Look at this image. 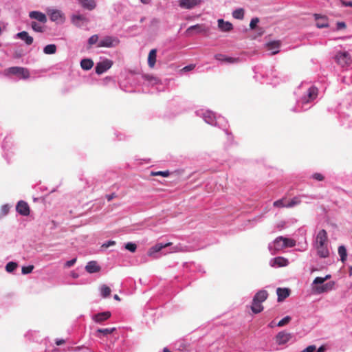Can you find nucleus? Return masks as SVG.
<instances>
[{
	"label": "nucleus",
	"instance_id": "nucleus-1",
	"mask_svg": "<svg viewBox=\"0 0 352 352\" xmlns=\"http://www.w3.org/2000/svg\"><path fill=\"white\" fill-rule=\"evenodd\" d=\"M183 247L180 244L173 246L172 243H157L152 246L148 252V254L153 258H157V253L161 252L162 254L168 253L178 252L183 251Z\"/></svg>",
	"mask_w": 352,
	"mask_h": 352
},
{
	"label": "nucleus",
	"instance_id": "nucleus-2",
	"mask_svg": "<svg viewBox=\"0 0 352 352\" xmlns=\"http://www.w3.org/2000/svg\"><path fill=\"white\" fill-rule=\"evenodd\" d=\"M330 278V274H327L324 277L318 276L315 278L312 283V289L314 292V293L317 294H321L331 291L335 285V282L329 281L326 283H324Z\"/></svg>",
	"mask_w": 352,
	"mask_h": 352
},
{
	"label": "nucleus",
	"instance_id": "nucleus-3",
	"mask_svg": "<svg viewBox=\"0 0 352 352\" xmlns=\"http://www.w3.org/2000/svg\"><path fill=\"white\" fill-rule=\"evenodd\" d=\"M223 226L228 227V230L224 231L225 233L234 234L240 231L245 230L252 228L254 225L250 224L251 221H223Z\"/></svg>",
	"mask_w": 352,
	"mask_h": 352
},
{
	"label": "nucleus",
	"instance_id": "nucleus-4",
	"mask_svg": "<svg viewBox=\"0 0 352 352\" xmlns=\"http://www.w3.org/2000/svg\"><path fill=\"white\" fill-rule=\"evenodd\" d=\"M336 62L342 67H346L352 63L351 56L347 52H338L335 56Z\"/></svg>",
	"mask_w": 352,
	"mask_h": 352
},
{
	"label": "nucleus",
	"instance_id": "nucleus-5",
	"mask_svg": "<svg viewBox=\"0 0 352 352\" xmlns=\"http://www.w3.org/2000/svg\"><path fill=\"white\" fill-rule=\"evenodd\" d=\"M12 75L20 76L23 79H28L30 77V72L28 69L21 67H11L8 69Z\"/></svg>",
	"mask_w": 352,
	"mask_h": 352
},
{
	"label": "nucleus",
	"instance_id": "nucleus-6",
	"mask_svg": "<svg viewBox=\"0 0 352 352\" xmlns=\"http://www.w3.org/2000/svg\"><path fill=\"white\" fill-rule=\"evenodd\" d=\"M119 43L118 38L112 37V36H105L100 41L97 47H111L116 46Z\"/></svg>",
	"mask_w": 352,
	"mask_h": 352
},
{
	"label": "nucleus",
	"instance_id": "nucleus-7",
	"mask_svg": "<svg viewBox=\"0 0 352 352\" xmlns=\"http://www.w3.org/2000/svg\"><path fill=\"white\" fill-rule=\"evenodd\" d=\"M113 62L109 59H105L98 62L96 66V73L100 75L111 67Z\"/></svg>",
	"mask_w": 352,
	"mask_h": 352
},
{
	"label": "nucleus",
	"instance_id": "nucleus-8",
	"mask_svg": "<svg viewBox=\"0 0 352 352\" xmlns=\"http://www.w3.org/2000/svg\"><path fill=\"white\" fill-rule=\"evenodd\" d=\"M328 245V236L325 230H320L316 234L314 245Z\"/></svg>",
	"mask_w": 352,
	"mask_h": 352
},
{
	"label": "nucleus",
	"instance_id": "nucleus-9",
	"mask_svg": "<svg viewBox=\"0 0 352 352\" xmlns=\"http://www.w3.org/2000/svg\"><path fill=\"white\" fill-rule=\"evenodd\" d=\"M16 212L22 216H28L30 212V208L28 204L23 200L19 201L16 206Z\"/></svg>",
	"mask_w": 352,
	"mask_h": 352
},
{
	"label": "nucleus",
	"instance_id": "nucleus-10",
	"mask_svg": "<svg viewBox=\"0 0 352 352\" xmlns=\"http://www.w3.org/2000/svg\"><path fill=\"white\" fill-rule=\"evenodd\" d=\"M283 248H285L283 236L277 237L272 243L269 245V249L272 254H276L275 251H279Z\"/></svg>",
	"mask_w": 352,
	"mask_h": 352
},
{
	"label": "nucleus",
	"instance_id": "nucleus-11",
	"mask_svg": "<svg viewBox=\"0 0 352 352\" xmlns=\"http://www.w3.org/2000/svg\"><path fill=\"white\" fill-rule=\"evenodd\" d=\"M289 261L287 258L282 256H277L270 259V265L272 267H280L287 266Z\"/></svg>",
	"mask_w": 352,
	"mask_h": 352
},
{
	"label": "nucleus",
	"instance_id": "nucleus-12",
	"mask_svg": "<svg viewBox=\"0 0 352 352\" xmlns=\"http://www.w3.org/2000/svg\"><path fill=\"white\" fill-rule=\"evenodd\" d=\"M111 316L109 311L100 312L91 316V319L96 323H102L107 320Z\"/></svg>",
	"mask_w": 352,
	"mask_h": 352
},
{
	"label": "nucleus",
	"instance_id": "nucleus-13",
	"mask_svg": "<svg viewBox=\"0 0 352 352\" xmlns=\"http://www.w3.org/2000/svg\"><path fill=\"white\" fill-rule=\"evenodd\" d=\"M214 58L217 60H219L222 63H228V64H234V63H236L239 61V58H233V57L227 56L223 54H215Z\"/></svg>",
	"mask_w": 352,
	"mask_h": 352
},
{
	"label": "nucleus",
	"instance_id": "nucleus-14",
	"mask_svg": "<svg viewBox=\"0 0 352 352\" xmlns=\"http://www.w3.org/2000/svg\"><path fill=\"white\" fill-rule=\"evenodd\" d=\"M200 3L201 0H179V6L185 9H192Z\"/></svg>",
	"mask_w": 352,
	"mask_h": 352
},
{
	"label": "nucleus",
	"instance_id": "nucleus-15",
	"mask_svg": "<svg viewBox=\"0 0 352 352\" xmlns=\"http://www.w3.org/2000/svg\"><path fill=\"white\" fill-rule=\"evenodd\" d=\"M47 14L52 21L63 22L64 21L63 14L58 10H49Z\"/></svg>",
	"mask_w": 352,
	"mask_h": 352
},
{
	"label": "nucleus",
	"instance_id": "nucleus-16",
	"mask_svg": "<svg viewBox=\"0 0 352 352\" xmlns=\"http://www.w3.org/2000/svg\"><path fill=\"white\" fill-rule=\"evenodd\" d=\"M101 270L100 266L95 261H89L85 265V270L89 274H94L100 272Z\"/></svg>",
	"mask_w": 352,
	"mask_h": 352
},
{
	"label": "nucleus",
	"instance_id": "nucleus-17",
	"mask_svg": "<svg viewBox=\"0 0 352 352\" xmlns=\"http://www.w3.org/2000/svg\"><path fill=\"white\" fill-rule=\"evenodd\" d=\"M318 89L316 87H311L308 89L307 97H305L304 98H302V102L304 103H307L309 102L310 101L314 100L318 96Z\"/></svg>",
	"mask_w": 352,
	"mask_h": 352
},
{
	"label": "nucleus",
	"instance_id": "nucleus-18",
	"mask_svg": "<svg viewBox=\"0 0 352 352\" xmlns=\"http://www.w3.org/2000/svg\"><path fill=\"white\" fill-rule=\"evenodd\" d=\"M291 338L292 335L290 333H286L285 331H280L276 335V341L280 345L284 344L287 343Z\"/></svg>",
	"mask_w": 352,
	"mask_h": 352
},
{
	"label": "nucleus",
	"instance_id": "nucleus-19",
	"mask_svg": "<svg viewBox=\"0 0 352 352\" xmlns=\"http://www.w3.org/2000/svg\"><path fill=\"white\" fill-rule=\"evenodd\" d=\"M314 247L316 249L317 255L320 258H325L329 257L330 253L328 248V245H322V246L314 245Z\"/></svg>",
	"mask_w": 352,
	"mask_h": 352
},
{
	"label": "nucleus",
	"instance_id": "nucleus-20",
	"mask_svg": "<svg viewBox=\"0 0 352 352\" xmlns=\"http://www.w3.org/2000/svg\"><path fill=\"white\" fill-rule=\"evenodd\" d=\"M192 30H195L197 33H206L209 31V28L204 24H197L195 25L190 26L187 30L186 32L190 33Z\"/></svg>",
	"mask_w": 352,
	"mask_h": 352
},
{
	"label": "nucleus",
	"instance_id": "nucleus-21",
	"mask_svg": "<svg viewBox=\"0 0 352 352\" xmlns=\"http://www.w3.org/2000/svg\"><path fill=\"white\" fill-rule=\"evenodd\" d=\"M16 37L23 40L26 45H30L33 43L34 38L32 36H30L28 32L25 31H22L16 34Z\"/></svg>",
	"mask_w": 352,
	"mask_h": 352
},
{
	"label": "nucleus",
	"instance_id": "nucleus-22",
	"mask_svg": "<svg viewBox=\"0 0 352 352\" xmlns=\"http://www.w3.org/2000/svg\"><path fill=\"white\" fill-rule=\"evenodd\" d=\"M218 28L222 31V32H230L233 29L232 24L229 21H225L223 19H219L218 20Z\"/></svg>",
	"mask_w": 352,
	"mask_h": 352
},
{
	"label": "nucleus",
	"instance_id": "nucleus-23",
	"mask_svg": "<svg viewBox=\"0 0 352 352\" xmlns=\"http://www.w3.org/2000/svg\"><path fill=\"white\" fill-rule=\"evenodd\" d=\"M29 16L31 19H36L41 23H46L47 17L45 14L38 11H32L29 14Z\"/></svg>",
	"mask_w": 352,
	"mask_h": 352
},
{
	"label": "nucleus",
	"instance_id": "nucleus-24",
	"mask_svg": "<svg viewBox=\"0 0 352 352\" xmlns=\"http://www.w3.org/2000/svg\"><path fill=\"white\" fill-rule=\"evenodd\" d=\"M276 294L278 296V302H281L289 296L290 290L288 288L278 287L276 289Z\"/></svg>",
	"mask_w": 352,
	"mask_h": 352
},
{
	"label": "nucleus",
	"instance_id": "nucleus-25",
	"mask_svg": "<svg viewBox=\"0 0 352 352\" xmlns=\"http://www.w3.org/2000/svg\"><path fill=\"white\" fill-rule=\"evenodd\" d=\"M268 297V293L265 289L259 290L256 293L253 298V301H257L258 302L262 303L264 302Z\"/></svg>",
	"mask_w": 352,
	"mask_h": 352
},
{
	"label": "nucleus",
	"instance_id": "nucleus-26",
	"mask_svg": "<svg viewBox=\"0 0 352 352\" xmlns=\"http://www.w3.org/2000/svg\"><path fill=\"white\" fill-rule=\"evenodd\" d=\"M72 21V23L78 27H80L85 22H87V18L81 14L73 15Z\"/></svg>",
	"mask_w": 352,
	"mask_h": 352
},
{
	"label": "nucleus",
	"instance_id": "nucleus-27",
	"mask_svg": "<svg viewBox=\"0 0 352 352\" xmlns=\"http://www.w3.org/2000/svg\"><path fill=\"white\" fill-rule=\"evenodd\" d=\"M266 46L268 50L272 51V54H276L279 52L280 42L278 41L270 42Z\"/></svg>",
	"mask_w": 352,
	"mask_h": 352
},
{
	"label": "nucleus",
	"instance_id": "nucleus-28",
	"mask_svg": "<svg viewBox=\"0 0 352 352\" xmlns=\"http://www.w3.org/2000/svg\"><path fill=\"white\" fill-rule=\"evenodd\" d=\"M157 50H151L148 56V65L149 67L153 68L156 63Z\"/></svg>",
	"mask_w": 352,
	"mask_h": 352
},
{
	"label": "nucleus",
	"instance_id": "nucleus-29",
	"mask_svg": "<svg viewBox=\"0 0 352 352\" xmlns=\"http://www.w3.org/2000/svg\"><path fill=\"white\" fill-rule=\"evenodd\" d=\"M316 20V26L319 28H323L328 26V20L325 16H320L318 14H315Z\"/></svg>",
	"mask_w": 352,
	"mask_h": 352
},
{
	"label": "nucleus",
	"instance_id": "nucleus-30",
	"mask_svg": "<svg viewBox=\"0 0 352 352\" xmlns=\"http://www.w3.org/2000/svg\"><path fill=\"white\" fill-rule=\"evenodd\" d=\"M81 6L87 10H91L95 8L96 3L94 0H79Z\"/></svg>",
	"mask_w": 352,
	"mask_h": 352
},
{
	"label": "nucleus",
	"instance_id": "nucleus-31",
	"mask_svg": "<svg viewBox=\"0 0 352 352\" xmlns=\"http://www.w3.org/2000/svg\"><path fill=\"white\" fill-rule=\"evenodd\" d=\"M94 66V61L89 58H84L80 61V67L84 70H89Z\"/></svg>",
	"mask_w": 352,
	"mask_h": 352
},
{
	"label": "nucleus",
	"instance_id": "nucleus-32",
	"mask_svg": "<svg viewBox=\"0 0 352 352\" xmlns=\"http://www.w3.org/2000/svg\"><path fill=\"white\" fill-rule=\"evenodd\" d=\"M338 252L340 257V261L344 263L347 258V250L346 247L344 245H340L338 249Z\"/></svg>",
	"mask_w": 352,
	"mask_h": 352
},
{
	"label": "nucleus",
	"instance_id": "nucleus-33",
	"mask_svg": "<svg viewBox=\"0 0 352 352\" xmlns=\"http://www.w3.org/2000/svg\"><path fill=\"white\" fill-rule=\"evenodd\" d=\"M116 329L115 327L98 329L97 333L98 334L99 336L100 335L103 336H107L111 334V333H113L114 331H116Z\"/></svg>",
	"mask_w": 352,
	"mask_h": 352
},
{
	"label": "nucleus",
	"instance_id": "nucleus-34",
	"mask_svg": "<svg viewBox=\"0 0 352 352\" xmlns=\"http://www.w3.org/2000/svg\"><path fill=\"white\" fill-rule=\"evenodd\" d=\"M252 311L254 314H258L261 312L263 309V307L261 302H258L257 301H253L251 307Z\"/></svg>",
	"mask_w": 352,
	"mask_h": 352
},
{
	"label": "nucleus",
	"instance_id": "nucleus-35",
	"mask_svg": "<svg viewBox=\"0 0 352 352\" xmlns=\"http://www.w3.org/2000/svg\"><path fill=\"white\" fill-rule=\"evenodd\" d=\"M287 198L283 197L274 202L273 206L276 208H287Z\"/></svg>",
	"mask_w": 352,
	"mask_h": 352
},
{
	"label": "nucleus",
	"instance_id": "nucleus-36",
	"mask_svg": "<svg viewBox=\"0 0 352 352\" xmlns=\"http://www.w3.org/2000/svg\"><path fill=\"white\" fill-rule=\"evenodd\" d=\"M56 52V46L54 44L47 45L43 48V52L46 54H54Z\"/></svg>",
	"mask_w": 352,
	"mask_h": 352
},
{
	"label": "nucleus",
	"instance_id": "nucleus-37",
	"mask_svg": "<svg viewBox=\"0 0 352 352\" xmlns=\"http://www.w3.org/2000/svg\"><path fill=\"white\" fill-rule=\"evenodd\" d=\"M245 11L243 8H238L232 12V16L236 19H243Z\"/></svg>",
	"mask_w": 352,
	"mask_h": 352
},
{
	"label": "nucleus",
	"instance_id": "nucleus-38",
	"mask_svg": "<svg viewBox=\"0 0 352 352\" xmlns=\"http://www.w3.org/2000/svg\"><path fill=\"white\" fill-rule=\"evenodd\" d=\"M111 289L105 285H103L100 287V295L102 298H107L111 294Z\"/></svg>",
	"mask_w": 352,
	"mask_h": 352
},
{
	"label": "nucleus",
	"instance_id": "nucleus-39",
	"mask_svg": "<svg viewBox=\"0 0 352 352\" xmlns=\"http://www.w3.org/2000/svg\"><path fill=\"white\" fill-rule=\"evenodd\" d=\"M301 203V200L299 197H295L292 198V199H287V208H292L294 207Z\"/></svg>",
	"mask_w": 352,
	"mask_h": 352
},
{
	"label": "nucleus",
	"instance_id": "nucleus-40",
	"mask_svg": "<svg viewBox=\"0 0 352 352\" xmlns=\"http://www.w3.org/2000/svg\"><path fill=\"white\" fill-rule=\"evenodd\" d=\"M18 265L16 262L10 261L6 265V270L8 273H12L16 269Z\"/></svg>",
	"mask_w": 352,
	"mask_h": 352
},
{
	"label": "nucleus",
	"instance_id": "nucleus-41",
	"mask_svg": "<svg viewBox=\"0 0 352 352\" xmlns=\"http://www.w3.org/2000/svg\"><path fill=\"white\" fill-rule=\"evenodd\" d=\"M283 244L285 248H293L296 245V241L294 239L283 237Z\"/></svg>",
	"mask_w": 352,
	"mask_h": 352
},
{
	"label": "nucleus",
	"instance_id": "nucleus-42",
	"mask_svg": "<svg viewBox=\"0 0 352 352\" xmlns=\"http://www.w3.org/2000/svg\"><path fill=\"white\" fill-rule=\"evenodd\" d=\"M175 348L179 351L186 350L187 346L184 341L180 340L175 344Z\"/></svg>",
	"mask_w": 352,
	"mask_h": 352
},
{
	"label": "nucleus",
	"instance_id": "nucleus-43",
	"mask_svg": "<svg viewBox=\"0 0 352 352\" xmlns=\"http://www.w3.org/2000/svg\"><path fill=\"white\" fill-rule=\"evenodd\" d=\"M151 176H162V177H168L170 175V172L168 170L166 171H152L150 174Z\"/></svg>",
	"mask_w": 352,
	"mask_h": 352
},
{
	"label": "nucleus",
	"instance_id": "nucleus-44",
	"mask_svg": "<svg viewBox=\"0 0 352 352\" xmlns=\"http://www.w3.org/2000/svg\"><path fill=\"white\" fill-rule=\"evenodd\" d=\"M125 248L131 252H135L137 250V245L132 242L125 244Z\"/></svg>",
	"mask_w": 352,
	"mask_h": 352
},
{
	"label": "nucleus",
	"instance_id": "nucleus-45",
	"mask_svg": "<svg viewBox=\"0 0 352 352\" xmlns=\"http://www.w3.org/2000/svg\"><path fill=\"white\" fill-rule=\"evenodd\" d=\"M31 27L35 32H43V28L38 25L36 22L32 21L31 23Z\"/></svg>",
	"mask_w": 352,
	"mask_h": 352
},
{
	"label": "nucleus",
	"instance_id": "nucleus-46",
	"mask_svg": "<svg viewBox=\"0 0 352 352\" xmlns=\"http://www.w3.org/2000/svg\"><path fill=\"white\" fill-rule=\"evenodd\" d=\"M291 317L289 316H287L285 317H284L283 318H282L277 324V326L278 327H283L285 324H287V323H289L291 320Z\"/></svg>",
	"mask_w": 352,
	"mask_h": 352
},
{
	"label": "nucleus",
	"instance_id": "nucleus-47",
	"mask_svg": "<svg viewBox=\"0 0 352 352\" xmlns=\"http://www.w3.org/2000/svg\"><path fill=\"white\" fill-rule=\"evenodd\" d=\"M34 270V266L32 265L28 266H23L21 269V272L23 274H30Z\"/></svg>",
	"mask_w": 352,
	"mask_h": 352
},
{
	"label": "nucleus",
	"instance_id": "nucleus-48",
	"mask_svg": "<svg viewBox=\"0 0 352 352\" xmlns=\"http://www.w3.org/2000/svg\"><path fill=\"white\" fill-rule=\"evenodd\" d=\"M98 41V36L97 34H94L91 36L88 40V44L89 47L96 44Z\"/></svg>",
	"mask_w": 352,
	"mask_h": 352
},
{
	"label": "nucleus",
	"instance_id": "nucleus-49",
	"mask_svg": "<svg viewBox=\"0 0 352 352\" xmlns=\"http://www.w3.org/2000/svg\"><path fill=\"white\" fill-rule=\"evenodd\" d=\"M11 207L12 206L9 204H5V205L2 206L1 209V213L3 215H6L9 212Z\"/></svg>",
	"mask_w": 352,
	"mask_h": 352
},
{
	"label": "nucleus",
	"instance_id": "nucleus-50",
	"mask_svg": "<svg viewBox=\"0 0 352 352\" xmlns=\"http://www.w3.org/2000/svg\"><path fill=\"white\" fill-rule=\"evenodd\" d=\"M311 178L320 182L324 180V177L321 173H316L311 175Z\"/></svg>",
	"mask_w": 352,
	"mask_h": 352
},
{
	"label": "nucleus",
	"instance_id": "nucleus-51",
	"mask_svg": "<svg viewBox=\"0 0 352 352\" xmlns=\"http://www.w3.org/2000/svg\"><path fill=\"white\" fill-rule=\"evenodd\" d=\"M76 261H77L76 258H72V259H71L69 261H67L64 264V267H66V268L71 267H72L76 263Z\"/></svg>",
	"mask_w": 352,
	"mask_h": 352
},
{
	"label": "nucleus",
	"instance_id": "nucleus-52",
	"mask_svg": "<svg viewBox=\"0 0 352 352\" xmlns=\"http://www.w3.org/2000/svg\"><path fill=\"white\" fill-rule=\"evenodd\" d=\"M258 21H259V20L258 18L252 19L250 23V28L251 29H254L256 28L257 23H258Z\"/></svg>",
	"mask_w": 352,
	"mask_h": 352
},
{
	"label": "nucleus",
	"instance_id": "nucleus-53",
	"mask_svg": "<svg viewBox=\"0 0 352 352\" xmlns=\"http://www.w3.org/2000/svg\"><path fill=\"white\" fill-rule=\"evenodd\" d=\"M116 244V242L114 241L109 240L105 243H104L102 245V248H107L110 246L114 245Z\"/></svg>",
	"mask_w": 352,
	"mask_h": 352
},
{
	"label": "nucleus",
	"instance_id": "nucleus-54",
	"mask_svg": "<svg viewBox=\"0 0 352 352\" xmlns=\"http://www.w3.org/2000/svg\"><path fill=\"white\" fill-rule=\"evenodd\" d=\"M316 348L315 345H309L305 349H303L301 352H314L316 350Z\"/></svg>",
	"mask_w": 352,
	"mask_h": 352
},
{
	"label": "nucleus",
	"instance_id": "nucleus-55",
	"mask_svg": "<svg viewBox=\"0 0 352 352\" xmlns=\"http://www.w3.org/2000/svg\"><path fill=\"white\" fill-rule=\"evenodd\" d=\"M336 25H337V30L344 29L346 27V23L342 21L338 22Z\"/></svg>",
	"mask_w": 352,
	"mask_h": 352
},
{
	"label": "nucleus",
	"instance_id": "nucleus-56",
	"mask_svg": "<svg viewBox=\"0 0 352 352\" xmlns=\"http://www.w3.org/2000/svg\"><path fill=\"white\" fill-rule=\"evenodd\" d=\"M195 65H189L188 66L184 67L183 68V70H184L186 72H188V71L192 70L195 68Z\"/></svg>",
	"mask_w": 352,
	"mask_h": 352
},
{
	"label": "nucleus",
	"instance_id": "nucleus-57",
	"mask_svg": "<svg viewBox=\"0 0 352 352\" xmlns=\"http://www.w3.org/2000/svg\"><path fill=\"white\" fill-rule=\"evenodd\" d=\"M116 197V195L115 193H111L110 195H106V198L107 199L110 201H111L113 198H115Z\"/></svg>",
	"mask_w": 352,
	"mask_h": 352
},
{
	"label": "nucleus",
	"instance_id": "nucleus-58",
	"mask_svg": "<svg viewBox=\"0 0 352 352\" xmlns=\"http://www.w3.org/2000/svg\"><path fill=\"white\" fill-rule=\"evenodd\" d=\"M340 2L342 6L352 7V1H344L343 0H341Z\"/></svg>",
	"mask_w": 352,
	"mask_h": 352
},
{
	"label": "nucleus",
	"instance_id": "nucleus-59",
	"mask_svg": "<svg viewBox=\"0 0 352 352\" xmlns=\"http://www.w3.org/2000/svg\"><path fill=\"white\" fill-rule=\"evenodd\" d=\"M65 342V340L63 339H56V344L58 346H60Z\"/></svg>",
	"mask_w": 352,
	"mask_h": 352
},
{
	"label": "nucleus",
	"instance_id": "nucleus-60",
	"mask_svg": "<svg viewBox=\"0 0 352 352\" xmlns=\"http://www.w3.org/2000/svg\"><path fill=\"white\" fill-rule=\"evenodd\" d=\"M70 276L73 278H78L79 275L77 272H74V271H72L70 273Z\"/></svg>",
	"mask_w": 352,
	"mask_h": 352
},
{
	"label": "nucleus",
	"instance_id": "nucleus-61",
	"mask_svg": "<svg viewBox=\"0 0 352 352\" xmlns=\"http://www.w3.org/2000/svg\"><path fill=\"white\" fill-rule=\"evenodd\" d=\"M324 346H320L318 349V350L316 351V352H324Z\"/></svg>",
	"mask_w": 352,
	"mask_h": 352
},
{
	"label": "nucleus",
	"instance_id": "nucleus-62",
	"mask_svg": "<svg viewBox=\"0 0 352 352\" xmlns=\"http://www.w3.org/2000/svg\"><path fill=\"white\" fill-rule=\"evenodd\" d=\"M192 265H194V263H184V267H191Z\"/></svg>",
	"mask_w": 352,
	"mask_h": 352
},
{
	"label": "nucleus",
	"instance_id": "nucleus-63",
	"mask_svg": "<svg viewBox=\"0 0 352 352\" xmlns=\"http://www.w3.org/2000/svg\"><path fill=\"white\" fill-rule=\"evenodd\" d=\"M140 1H141V2H142V3H144V4H147V3H148V2H149V1H150V0H140Z\"/></svg>",
	"mask_w": 352,
	"mask_h": 352
},
{
	"label": "nucleus",
	"instance_id": "nucleus-64",
	"mask_svg": "<svg viewBox=\"0 0 352 352\" xmlns=\"http://www.w3.org/2000/svg\"><path fill=\"white\" fill-rule=\"evenodd\" d=\"M163 352H170V351L167 347H164L163 349Z\"/></svg>",
	"mask_w": 352,
	"mask_h": 352
}]
</instances>
